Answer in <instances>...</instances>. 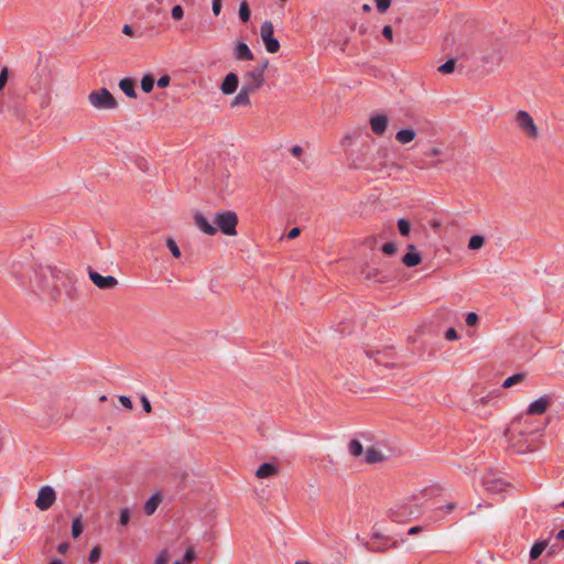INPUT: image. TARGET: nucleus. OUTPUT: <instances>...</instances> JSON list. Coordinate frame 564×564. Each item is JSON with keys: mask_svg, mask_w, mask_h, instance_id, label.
<instances>
[{"mask_svg": "<svg viewBox=\"0 0 564 564\" xmlns=\"http://www.w3.org/2000/svg\"><path fill=\"white\" fill-rule=\"evenodd\" d=\"M278 475V467L270 463H263L256 471L258 478H269Z\"/></svg>", "mask_w": 564, "mask_h": 564, "instance_id": "17", "label": "nucleus"}, {"mask_svg": "<svg viewBox=\"0 0 564 564\" xmlns=\"http://www.w3.org/2000/svg\"><path fill=\"white\" fill-rule=\"evenodd\" d=\"M106 400H107V397H106V395H101V397L99 398V401H100V402H105Z\"/></svg>", "mask_w": 564, "mask_h": 564, "instance_id": "61", "label": "nucleus"}, {"mask_svg": "<svg viewBox=\"0 0 564 564\" xmlns=\"http://www.w3.org/2000/svg\"><path fill=\"white\" fill-rule=\"evenodd\" d=\"M556 539L564 541V529L557 533Z\"/></svg>", "mask_w": 564, "mask_h": 564, "instance_id": "57", "label": "nucleus"}, {"mask_svg": "<svg viewBox=\"0 0 564 564\" xmlns=\"http://www.w3.org/2000/svg\"><path fill=\"white\" fill-rule=\"evenodd\" d=\"M438 153H440V150H438V149H433V150L431 151V154H432V155H437Z\"/></svg>", "mask_w": 564, "mask_h": 564, "instance_id": "59", "label": "nucleus"}, {"mask_svg": "<svg viewBox=\"0 0 564 564\" xmlns=\"http://www.w3.org/2000/svg\"><path fill=\"white\" fill-rule=\"evenodd\" d=\"M59 273L61 271L52 267L40 268L34 272V279L30 281L29 285L19 276H14L22 288L28 289L32 293L52 294L55 286L50 282V279H57Z\"/></svg>", "mask_w": 564, "mask_h": 564, "instance_id": "2", "label": "nucleus"}, {"mask_svg": "<svg viewBox=\"0 0 564 564\" xmlns=\"http://www.w3.org/2000/svg\"><path fill=\"white\" fill-rule=\"evenodd\" d=\"M523 380H524V375L523 373H517V375H513L511 377H508L503 381L502 387L503 388H511L512 386L518 384V383L522 382Z\"/></svg>", "mask_w": 564, "mask_h": 564, "instance_id": "26", "label": "nucleus"}, {"mask_svg": "<svg viewBox=\"0 0 564 564\" xmlns=\"http://www.w3.org/2000/svg\"><path fill=\"white\" fill-rule=\"evenodd\" d=\"M268 65H269V61L265 59L261 65H258L253 68L261 69V75L264 76V70L267 69Z\"/></svg>", "mask_w": 564, "mask_h": 564, "instance_id": "50", "label": "nucleus"}, {"mask_svg": "<svg viewBox=\"0 0 564 564\" xmlns=\"http://www.w3.org/2000/svg\"><path fill=\"white\" fill-rule=\"evenodd\" d=\"M291 152H292V154H293L294 156L300 158V156H301V154L303 153V150H302V148H301V147H299V145H294V147L291 149Z\"/></svg>", "mask_w": 564, "mask_h": 564, "instance_id": "49", "label": "nucleus"}, {"mask_svg": "<svg viewBox=\"0 0 564 564\" xmlns=\"http://www.w3.org/2000/svg\"><path fill=\"white\" fill-rule=\"evenodd\" d=\"M383 165H380V166H377V165H371L369 166V169L371 170H382Z\"/></svg>", "mask_w": 564, "mask_h": 564, "instance_id": "58", "label": "nucleus"}, {"mask_svg": "<svg viewBox=\"0 0 564 564\" xmlns=\"http://www.w3.org/2000/svg\"><path fill=\"white\" fill-rule=\"evenodd\" d=\"M445 338L447 340H455L458 338L457 332L454 328H448L445 333Z\"/></svg>", "mask_w": 564, "mask_h": 564, "instance_id": "46", "label": "nucleus"}, {"mask_svg": "<svg viewBox=\"0 0 564 564\" xmlns=\"http://www.w3.org/2000/svg\"><path fill=\"white\" fill-rule=\"evenodd\" d=\"M423 531V528L420 527V525H415V527H412L410 530H409V534H417L420 532Z\"/></svg>", "mask_w": 564, "mask_h": 564, "instance_id": "53", "label": "nucleus"}, {"mask_svg": "<svg viewBox=\"0 0 564 564\" xmlns=\"http://www.w3.org/2000/svg\"><path fill=\"white\" fill-rule=\"evenodd\" d=\"M87 101L97 111H112L119 107L117 99L105 87L91 90L87 96Z\"/></svg>", "mask_w": 564, "mask_h": 564, "instance_id": "3", "label": "nucleus"}, {"mask_svg": "<svg viewBox=\"0 0 564 564\" xmlns=\"http://www.w3.org/2000/svg\"><path fill=\"white\" fill-rule=\"evenodd\" d=\"M212 10L214 15L218 17L221 12V0H213Z\"/></svg>", "mask_w": 564, "mask_h": 564, "instance_id": "41", "label": "nucleus"}, {"mask_svg": "<svg viewBox=\"0 0 564 564\" xmlns=\"http://www.w3.org/2000/svg\"><path fill=\"white\" fill-rule=\"evenodd\" d=\"M482 485L487 491L498 494L503 490L506 484L494 475H487L482 479Z\"/></svg>", "mask_w": 564, "mask_h": 564, "instance_id": "12", "label": "nucleus"}, {"mask_svg": "<svg viewBox=\"0 0 564 564\" xmlns=\"http://www.w3.org/2000/svg\"><path fill=\"white\" fill-rule=\"evenodd\" d=\"M376 7L380 13H384L391 6V0H375Z\"/></svg>", "mask_w": 564, "mask_h": 564, "instance_id": "33", "label": "nucleus"}, {"mask_svg": "<svg viewBox=\"0 0 564 564\" xmlns=\"http://www.w3.org/2000/svg\"><path fill=\"white\" fill-rule=\"evenodd\" d=\"M354 166H355L356 169L360 167V165H358L357 163H354Z\"/></svg>", "mask_w": 564, "mask_h": 564, "instance_id": "63", "label": "nucleus"}, {"mask_svg": "<svg viewBox=\"0 0 564 564\" xmlns=\"http://www.w3.org/2000/svg\"><path fill=\"white\" fill-rule=\"evenodd\" d=\"M140 400H141V404H142L143 410L147 413H151L152 406H151V403H150L149 399L145 395H141Z\"/></svg>", "mask_w": 564, "mask_h": 564, "instance_id": "42", "label": "nucleus"}, {"mask_svg": "<svg viewBox=\"0 0 564 564\" xmlns=\"http://www.w3.org/2000/svg\"><path fill=\"white\" fill-rule=\"evenodd\" d=\"M295 564H310V563L306 561H297Z\"/></svg>", "mask_w": 564, "mask_h": 564, "instance_id": "62", "label": "nucleus"}, {"mask_svg": "<svg viewBox=\"0 0 564 564\" xmlns=\"http://www.w3.org/2000/svg\"><path fill=\"white\" fill-rule=\"evenodd\" d=\"M484 245H485V238L482 236L475 235L469 239L468 248L470 250H478V249L482 248Z\"/></svg>", "mask_w": 564, "mask_h": 564, "instance_id": "25", "label": "nucleus"}, {"mask_svg": "<svg viewBox=\"0 0 564 564\" xmlns=\"http://www.w3.org/2000/svg\"><path fill=\"white\" fill-rule=\"evenodd\" d=\"M69 545L68 543H61L58 546H57V550L59 553L64 554L67 552Z\"/></svg>", "mask_w": 564, "mask_h": 564, "instance_id": "52", "label": "nucleus"}, {"mask_svg": "<svg viewBox=\"0 0 564 564\" xmlns=\"http://www.w3.org/2000/svg\"><path fill=\"white\" fill-rule=\"evenodd\" d=\"M398 229L401 236L406 237L410 235L411 225L406 219L402 218L398 220Z\"/></svg>", "mask_w": 564, "mask_h": 564, "instance_id": "27", "label": "nucleus"}, {"mask_svg": "<svg viewBox=\"0 0 564 564\" xmlns=\"http://www.w3.org/2000/svg\"><path fill=\"white\" fill-rule=\"evenodd\" d=\"M48 564H63V562L61 560H54Z\"/></svg>", "mask_w": 564, "mask_h": 564, "instance_id": "60", "label": "nucleus"}, {"mask_svg": "<svg viewBox=\"0 0 564 564\" xmlns=\"http://www.w3.org/2000/svg\"><path fill=\"white\" fill-rule=\"evenodd\" d=\"M273 24L270 21H265L261 24L260 35L264 43L265 50L269 53H276L280 48L279 41L273 36Z\"/></svg>", "mask_w": 564, "mask_h": 564, "instance_id": "5", "label": "nucleus"}, {"mask_svg": "<svg viewBox=\"0 0 564 564\" xmlns=\"http://www.w3.org/2000/svg\"><path fill=\"white\" fill-rule=\"evenodd\" d=\"M382 35L389 40L390 42H392L393 40V31H392V28L390 25H386L383 29H382Z\"/></svg>", "mask_w": 564, "mask_h": 564, "instance_id": "45", "label": "nucleus"}, {"mask_svg": "<svg viewBox=\"0 0 564 564\" xmlns=\"http://www.w3.org/2000/svg\"><path fill=\"white\" fill-rule=\"evenodd\" d=\"M455 507H456L455 503L449 502V503L445 505L444 507L440 508V510H444L446 512H451V511H453L455 509Z\"/></svg>", "mask_w": 564, "mask_h": 564, "instance_id": "51", "label": "nucleus"}, {"mask_svg": "<svg viewBox=\"0 0 564 564\" xmlns=\"http://www.w3.org/2000/svg\"><path fill=\"white\" fill-rule=\"evenodd\" d=\"M122 32L126 34V35H132L133 34V30L130 25L126 24L122 29Z\"/></svg>", "mask_w": 564, "mask_h": 564, "instance_id": "54", "label": "nucleus"}, {"mask_svg": "<svg viewBox=\"0 0 564 564\" xmlns=\"http://www.w3.org/2000/svg\"><path fill=\"white\" fill-rule=\"evenodd\" d=\"M516 120L519 127L527 133L530 138H538L539 131L538 127L534 123L533 118L529 115V112L524 110H520L516 115Z\"/></svg>", "mask_w": 564, "mask_h": 564, "instance_id": "7", "label": "nucleus"}, {"mask_svg": "<svg viewBox=\"0 0 564 564\" xmlns=\"http://www.w3.org/2000/svg\"><path fill=\"white\" fill-rule=\"evenodd\" d=\"M386 455L377 447L370 446L365 451V462L368 464H376L383 462Z\"/></svg>", "mask_w": 564, "mask_h": 564, "instance_id": "16", "label": "nucleus"}, {"mask_svg": "<svg viewBox=\"0 0 564 564\" xmlns=\"http://www.w3.org/2000/svg\"><path fill=\"white\" fill-rule=\"evenodd\" d=\"M161 501H162V497L160 494H154L153 496H151L145 501L144 507H143L145 514H148V516L153 514L156 511Z\"/></svg>", "mask_w": 564, "mask_h": 564, "instance_id": "19", "label": "nucleus"}, {"mask_svg": "<svg viewBox=\"0 0 564 564\" xmlns=\"http://www.w3.org/2000/svg\"><path fill=\"white\" fill-rule=\"evenodd\" d=\"M387 153H388L387 149H379L378 152H377L379 158H386Z\"/></svg>", "mask_w": 564, "mask_h": 564, "instance_id": "55", "label": "nucleus"}, {"mask_svg": "<svg viewBox=\"0 0 564 564\" xmlns=\"http://www.w3.org/2000/svg\"><path fill=\"white\" fill-rule=\"evenodd\" d=\"M550 404V399L547 397H542L528 406L527 413L530 415H539L546 411Z\"/></svg>", "mask_w": 564, "mask_h": 564, "instance_id": "13", "label": "nucleus"}, {"mask_svg": "<svg viewBox=\"0 0 564 564\" xmlns=\"http://www.w3.org/2000/svg\"><path fill=\"white\" fill-rule=\"evenodd\" d=\"M239 18L243 21V22H248L249 19H250V10H249V6L246 1H242L240 3V7H239Z\"/></svg>", "mask_w": 564, "mask_h": 564, "instance_id": "29", "label": "nucleus"}, {"mask_svg": "<svg viewBox=\"0 0 564 564\" xmlns=\"http://www.w3.org/2000/svg\"><path fill=\"white\" fill-rule=\"evenodd\" d=\"M55 501V490L51 486H44L37 492V497L35 499V507L41 511H45L50 509Z\"/></svg>", "mask_w": 564, "mask_h": 564, "instance_id": "6", "label": "nucleus"}, {"mask_svg": "<svg viewBox=\"0 0 564 564\" xmlns=\"http://www.w3.org/2000/svg\"><path fill=\"white\" fill-rule=\"evenodd\" d=\"M388 123H389L388 117L382 113L372 115L369 119V124H370L371 131L376 135H382L388 128Z\"/></svg>", "mask_w": 564, "mask_h": 564, "instance_id": "10", "label": "nucleus"}, {"mask_svg": "<svg viewBox=\"0 0 564 564\" xmlns=\"http://www.w3.org/2000/svg\"><path fill=\"white\" fill-rule=\"evenodd\" d=\"M89 279L91 282L101 290H112L118 285V280L112 275L104 276L98 272L89 269L88 271Z\"/></svg>", "mask_w": 564, "mask_h": 564, "instance_id": "9", "label": "nucleus"}, {"mask_svg": "<svg viewBox=\"0 0 564 564\" xmlns=\"http://www.w3.org/2000/svg\"><path fill=\"white\" fill-rule=\"evenodd\" d=\"M135 83L131 78H123L119 82V88L129 97L137 98V93L134 89Z\"/></svg>", "mask_w": 564, "mask_h": 564, "instance_id": "21", "label": "nucleus"}, {"mask_svg": "<svg viewBox=\"0 0 564 564\" xmlns=\"http://www.w3.org/2000/svg\"><path fill=\"white\" fill-rule=\"evenodd\" d=\"M421 512L419 505L413 503L412 498L409 501L397 503L390 509V518L395 522H405L416 518Z\"/></svg>", "mask_w": 564, "mask_h": 564, "instance_id": "4", "label": "nucleus"}, {"mask_svg": "<svg viewBox=\"0 0 564 564\" xmlns=\"http://www.w3.org/2000/svg\"><path fill=\"white\" fill-rule=\"evenodd\" d=\"M361 9H362L364 12H370L371 11V7L368 3H365Z\"/></svg>", "mask_w": 564, "mask_h": 564, "instance_id": "56", "label": "nucleus"}, {"mask_svg": "<svg viewBox=\"0 0 564 564\" xmlns=\"http://www.w3.org/2000/svg\"><path fill=\"white\" fill-rule=\"evenodd\" d=\"M238 85L239 78L237 74L228 73L220 85V90L224 95H232L237 90Z\"/></svg>", "mask_w": 564, "mask_h": 564, "instance_id": "11", "label": "nucleus"}, {"mask_svg": "<svg viewBox=\"0 0 564 564\" xmlns=\"http://www.w3.org/2000/svg\"><path fill=\"white\" fill-rule=\"evenodd\" d=\"M490 398H491V393L486 397H481L479 400L476 401L477 403H479V404H476V406L486 405L489 402Z\"/></svg>", "mask_w": 564, "mask_h": 564, "instance_id": "48", "label": "nucleus"}, {"mask_svg": "<svg viewBox=\"0 0 564 564\" xmlns=\"http://www.w3.org/2000/svg\"><path fill=\"white\" fill-rule=\"evenodd\" d=\"M194 223L200 231L208 236L216 235L217 230L226 236L237 235L238 216L231 210L217 212L213 217L215 226L202 214L194 216Z\"/></svg>", "mask_w": 564, "mask_h": 564, "instance_id": "1", "label": "nucleus"}, {"mask_svg": "<svg viewBox=\"0 0 564 564\" xmlns=\"http://www.w3.org/2000/svg\"><path fill=\"white\" fill-rule=\"evenodd\" d=\"M415 249V247L413 245H410L409 246V252L405 253L402 258V262L406 265V267H415L419 263H421V256L417 253V252H413V250Z\"/></svg>", "mask_w": 564, "mask_h": 564, "instance_id": "18", "label": "nucleus"}, {"mask_svg": "<svg viewBox=\"0 0 564 564\" xmlns=\"http://www.w3.org/2000/svg\"><path fill=\"white\" fill-rule=\"evenodd\" d=\"M264 83V76L261 75V69H250L243 75L242 86L250 91H257Z\"/></svg>", "mask_w": 564, "mask_h": 564, "instance_id": "8", "label": "nucleus"}, {"mask_svg": "<svg viewBox=\"0 0 564 564\" xmlns=\"http://www.w3.org/2000/svg\"><path fill=\"white\" fill-rule=\"evenodd\" d=\"M561 507H563V508H564V501L561 503Z\"/></svg>", "mask_w": 564, "mask_h": 564, "instance_id": "64", "label": "nucleus"}, {"mask_svg": "<svg viewBox=\"0 0 564 564\" xmlns=\"http://www.w3.org/2000/svg\"><path fill=\"white\" fill-rule=\"evenodd\" d=\"M251 94H252V91H250L246 87L241 86L239 93L231 100L230 106L234 107V108L241 107V106H243V107L250 106V104H251L250 95Z\"/></svg>", "mask_w": 564, "mask_h": 564, "instance_id": "14", "label": "nucleus"}, {"mask_svg": "<svg viewBox=\"0 0 564 564\" xmlns=\"http://www.w3.org/2000/svg\"><path fill=\"white\" fill-rule=\"evenodd\" d=\"M99 558H100V547L99 546H95V547L91 549V551L89 553L88 561L91 564H95Z\"/></svg>", "mask_w": 564, "mask_h": 564, "instance_id": "34", "label": "nucleus"}, {"mask_svg": "<svg viewBox=\"0 0 564 564\" xmlns=\"http://www.w3.org/2000/svg\"><path fill=\"white\" fill-rule=\"evenodd\" d=\"M170 82H171V77L169 75H163L162 77L159 78L156 84L159 87L165 88L170 85Z\"/></svg>", "mask_w": 564, "mask_h": 564, "instance_id": "43", "label": "nucleus"}, {"mask_svg": "<svg viewBox=\"0 0 564 564\" xmlns=\"http://www.w3.org/2000/svg\"><path fill=\"white\" fill-rule=\"evenodd\" d=\"M416 137V132L413 129H402L397 132L395 140L401 144H406L412 142Z\"/></svg>", "mask_w": 564, "mask_h": 564, "instance_id": "20", "label": "nucleus"}, {"mask_svg": "<svg viewBox=\"0 0 564 564\" xmlns=\"http://www.w3.org/2000/svg\"><path fill=\"white\" fill-rule=\"evenodd\" d=\"M120 523L122 525H127L130 521V510L128 508H124L121 510L120 512V519H119Z\"/></svg>", "mask_w": 564, "mask_h": 564, "instance_id": "35", "label": "nucleus"}, {"mask_svg": "<svg viewBox=\"0 0 564 564\" xmlns=\"http://www.w3.org/2000/svg\"><path fill=\"white\" fill-rule=\"evenodd\" d=\"M166 247L169 248V250L171 251V253L175 257V258H180L181 257V250L180 248L177 247L176 242L174 239L172 238H167L166 239Z\"/></svg>", "mask_w": 564, "mask_h": 564, "instance_id": "31", "label": "nucleus"}, {"mask_svg": "<svg viewBox=\"0 0 564 564\" xmlns=\"http://www.w3.org/2000/svg\"><path fill=\"white\" fill-rule=\"evenodd\" d=\"M169 562V553L167 551H162L155 558L154 564H167Z\"/></svg>", "mask_w": 564, "mask_h": 564, "instance_id": "39", "label": "nucleus"}, {"mask_svg": "<svg viewBox=\"0 0 564 564\" xmlns=\"http://www.w3.org/2000/svg\"><path fill=\"white\" fill-rule=\"evenodd\" d=\"M300 232H301L300 228L294 227V228H292V229L289 231V234H288V238H289V239H294V238H296V237L300 235Z\"/></svg>", "mask_w": 564, "mask_h": 564, "instance_id": "47", "label": "nucleus"}, {"mask_svg": "<svg viewBox=\"0 0 564 564\" xmlns=\"http://www.w3.org/2000/svg\"><path fill=\"white\" fill-rule=\"evenodd\" d=\"M234 56L238 61H252L254 58L253 53L243 42H238L236 44L234 48Z\"/></svg>", "mask_w": 564, "mask_h": 564, "instance_id": "15", "label": "nucleus"}, {"mask_svg": "<svg viewBox=\"0 0 564 564\" xmlns=\"http://www.w3.org/2000/svg\"><path fill=\"white\" fill-rule=\"evenodd\" d=\"M382 251L386 253V254H393L395 253L397 251V246L394 242H387L382 246Z\"/></svg>", "mask_w": 564, "mask_h": 564, "instance_id": "37", "label": "nucleus"}, {"mask_svg": "<svg viewBox=\"0 0 564 564\" xmlns=\"http://www.w3.org/2000/svg\"><path fill=\"white\" fill-rule=\"evenodd\" d=\"M171 14H172L173 19L181 20L183 18V15H184V11H183L181 6H174L172 8Z\"/></svg>", "mask_w": 564, "mask_h": 564, "instance_id": "38", "label": "nucleus"}, {"mask_svg": "<svg viewBox=\"0 0 564 564\" xmlns=\"http://www.w3.org/2000/svg\"><path fill=\"white\" fill-rule=\"evenodd\" d=\"M546 546H547V541H539V542L534 543L530 550V558L536 560L542 554V552L546 549Z\"/></svg>", "mask_w": 564, "mask_h": 564, "instance_id": "22", "label": "nucleus"}, {"mask_svg": "<svg viewBox=\"0 0 564 564\" xmlns=\"http://www.w3.org/2000/svg\"><path fill=\"white\" fill-rule=\"evenodd\" d=\"M349 454L354 457H359L364 453V446L358 440H351L348 444Z\"/></svg>", "mask_w": 564, "mask_h": 564, "instance_id": "23", "label": "nucleus"}, {"mask_svg": "<svg viewBox=\"0 0 564 564\" xmlns=\"http://www.w3.org/2000/svg\"><path fill=\"white\" fill-rule=\"evenodd\" d=\"M119 402L128 410H131L132 409V401L129 397H126V395H120L119 397Z\"/></svg>", "mask_w": 564, "mask_h": 564, "instance_id": "44", "label": "nucleus"}, {"mask_svg": "<svg viewBox=\"0 0 564 564\" xmlns=\"http://www.w3.org/2000/svg\"><path fill=\"white\" fill-rule=\"evenodd\" d=\"M8 78H9V69L7 67H4L0 72V91L6 86Z\"/></svg>", "mask_w": 564, "mask_h": 564, "instance_id": "36", "label": "nucleus"}, {"mask_svg": "<svg viewBox=\"0 0 564 564\" xmlns=\"http://www.w3.org/2000/svg\"><path fill=\"white\" fill-rule=\"evenodd\" d=\"M154 83H155L154 77L151 74H147L141 79V89L145 94H149L152 91Z\"/></svg>", "mask_w": 564, "mask_h": 564, "instance_id": "24", "label": "nucleus"}, {"mask_svg": "<svg viewBox=\"0 0 564 564\" xmlns=\"http://www.w3.org/2000/svg\"><path fill=\"white\" fill-rule=\"evenodd\" d=\"M478 322V315L474 312L471 313H468L467 316H466V324L468 326H474L476 325Z\"/></svg>", "mask_w": 564, "mask_h": 564, "instance_id": "40", "label": "nucleus"}, {"mask_svg": "<svg viewBox=\"0 0 564 564\" xmlns=\"http://www.w3.org/2000/svg\"><path fill=\"white\" fill-rule=\"evenodd\" d=\"M455 69V59H448L438 67V72L442 74H451Z\"/></svg>", "mask_w": 564, "mask_h": 564, "instance_id": "30", "label": "nucleus"}, {"mask_svg": "<svg viewBox=\"0 0 564 564\" xmlns=\"http://www.w3.org/2000/svg\"><path fill=\"white\" fill-rule=\"evenodd\" d=\"M196 560L195 550L193 546L187 547L185 551V554L183 556V563L184 564H191Z\"/></svg>", "mask_w": 564, "mask_h": 564, "instance_id": "32", "label": "nucleus"}, {"mask_svg": "<svg viewBox=\"0 0 564 564\" xmlns=\"http://www.w3.org/2000/svg\"><path fill=\"white\" fill-rule=\"evenodd\" d=\"M83 532V524L80 518H76L72 523V536L77 539Z\"/></svg>", "mask_w": 564, "mask_h": 564, "instance_id": "28", "label": "nucleus"}]
</instances>
